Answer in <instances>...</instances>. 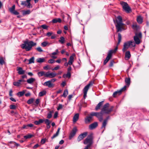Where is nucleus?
<instances>
[{"label":"nucleus","instance_id":"1","mask_svg":"<svg viewBox=\"0 0 149 149\" xmlns=\"http://www.w3.org/2000/svg\"><path fill=\"white\" fill-rule=\"evenodd\" d=\"M116 26L117 32H120L126 29V25L122 23V20L120 16H118L116 20Z\"/></svg>","mask_w":149,"mask_h":149},{"label":"nucleus","instance_id":"2","mask_svg":"<svg viewBox=\"0 0 149 149\" xmlns=\"http://www.w3.org/2000/svg\"><path fill=\"white\" fill-rule=\"evenodd\" d=\"M36 42L26 40L24 41L21 45V47L22 48L25 49L26 51H29L31 49L32 47L36 46Z\"/></svg>","mask_w":149,"mask_h":149},{"label":"nucleus","instance_id":"3","mask_svg":"<svg viewBox=\"0 0 149 149\" xmlns=\"http://www.w3.org/2000/svg\"><path fill=\"white\" fill-rule=\"evenodd\" d=\"M135 46V43L133 40L127 41L124 43L122 51L123 52H124L129 48H133V50H134Z\"/></svg>","mask_w":149,"mask_h":149},{"label":"nucleus","instance_id":"4","mask_svg":"<svg viewBox=\"0 0 149 149\" xmlns=\"http://www.w3.org/2000/svg\"><path fill=\"white\" fill-rule=\"evenodd\" d=\"M113 107H110L108 103H107L101 109V112L104 114H108L109 113L113 110Z\"/></svg>","mask_w":149,"mask_h":149},{"label":"nucleus","instance_id":"5","mask_svg":"<svg viewBox=\"0 0 149 149\" xmlns=\"http://www.w3.org/2000/svg\"><path fill=\"white\" fill-rule=\"evenodd\" d=\"M117 49L118 47H116L115 48L114 50H111L109 52L104 62V65H105L110 59L111 56L112 54L113 53H115L117 51Z\"/></svg>","mask_w":149,"mask_h":149},{"label":"nucleus","instance_id":"6","mask_svg":"<svg viewBox=\"0 0 149 149\" xmlns=\"http://www.w3.org/2000/svg\"><path fill=\"white\" fill-rule=\"evenodd\" d=\"M120 4L122 6L123 9L126 12L129 13L131 11L130 8L127 3L123 1H121L120 2Z\"/></svg>","mask_w":149,"mask_h":149},{"label":"nucleus","instance_id":"7","mask_svg":"<svg viewBox=\"0 0 149 149\" xmlns=\"http://www.w3.org/2000/svg\"><path fill=\"white\" fill-rule=\"evenodd\" d=\"M84 144L91 146L93 143L92 136L91 135H89L85 139L84 142Z\"/></svg>","mask_w":149,"mask_h":149},{"label":"nucleus","instance_id":"8","mask_svg":"<svg viewBox=\"0 0 149 149\" xmlns=\"http://www.w3.org/2000/svg\"><path fill=\"white\" fill-rule=\"evenodd\" d=\"M93 84V82H90L86 86L83 90L84 97L85 99L86 96V94L87 91L90 86H92Z\"/></svg>","mask_w":149,"mask_h":149},{"label":"nucleus","instance_id":"9","mask_svg":"<svg viewBox=\"0 0 149 149\" xmlns=\"http://www.w3.org/2000/svg\"><path fill=\"white\" fill-rule=\"evenodd\" d=\"M126 88L127 86H125L120 90L115 92L113 95V96L114 97H115L117 95H120L121 93L122 92L126 90Z\"/></svg>","mask_w":149,"mask_h":149},{"label":"nucleus","instance_id":"10","mask_svg":"<svg viewBox=\"0 0 149 149\" xmlns=\"http://www.w3.org/2000/svg\"><path fill=\"white\" fill-rule=\"evenodd\" d=\"M57 75L55 72H52L50 73L47 72L46 73L45 77L50 78H52L55 77Z\"/></svg>","mask_w":149,"mask_h":149},{"label":"nucleus","instance_id":"11","mask_svg":"<svg viewBox=\"0 0 149 149\" xmlns=\"http://www.w3.org/2000/svg\"><path fill=\"white\" fill-rule=\"evenodd\" d=\"M77 130L76 127H74L73 128L72 130V131L70 133L69 136V138L70 139H71L72 137H73L74 136Z\"/></svg>","mask_w":149,"mask_h":149},{"label":"nucleus","instance_id":"12","mask_svg":"<svg viewBox=\"0 0 149 149\" xmlns=\"http://www.w3.org/2000/svg\"><path fill=\"white\" fill-rule=\"evenodd\" d=\"M87 132H85L84 133L81 134L77 138V141H80L82 140L87 135Z\"/></svg>","mask_w":149,"mask_h":149},{"label":"nucleus","instance_id":"13","mask_svg":"<svg viewBox=\"0 0 149 149\" xmlns=\"http://www.w3.org/2000/svg\"><path fill=\"white\" fill-rule=\"evenodd\" d=\"M103 114H104L102 113L101 111L100 112L96 113V116L99 119L100 122H101L103 120L102 116Z\"/></svg>","mask_w":149,"mask_h":149},{"label":"nucleus","instance_id":"14","mask_svg":"<svg viewBox=\"0 0 149 149\" xmlns=\"http://www.w3.org/2000/svg\"><path fill=\"white\" fill-rule=\"evenodd\" d=\"M93 120V117L92 116H88L85 118V122L86 123H89Z\"/></svg>","mask_w":149,"mask_h":149},{"label":"nucleus","instance_id":"15","mask_svg":"<svg viewBox=\"0 0 149 149\" xmlns=\"http://www.w3.org/2000/svg\"><path fill=\"white\" fill-rule=\"evenodd\" d=\"M43 85L44 86H47L49 88L53 87V85L51 82V81H48L45 82L44 83Z\"/></svg>","mask_w":149,"mask_h":149},{"label":"nucleus","instance_id":"16","mask_svg":"<svg viewBox=\"0 0 149 149\" xmlns=\"http://www.w3.org/2000/svg\"><path fill=\"white\" fill-rule=\"evenodd\" d=\"M75 54H73L72 55L70 56V59L68 61V64L69 65H71L74 61V56H75Z\"/></svg>","mask_w":149,"mask_h":149},{"label":"nucleus","instance_id":"17","mask_svg":"<svg viewBox=\"0 0 149 149\" xmlns=\"http://www.w3.org/2000/svg\"><path fill=\"white\" fill-rule=\"evenodd\" d=\"M97 125V123L96 122H95L89 125V128L90 130H93L95 128Z\"/></svg>","mask_w":149,"mask_h":149},{"label":"nucleus","instance_id":"18","mask_svg":"<svg viewBox=\"0 0 149 149\" xmlns=\"http://www.w3.org/2000/svg\"><path fill=\"white\" fill-rule=\"evenodd\" d=\"M17 70L18 71V73L19 74H23L25 72V71L23 70L22 68L20 67H17Z\"/></svg>","mask_w":149,"mask_h":149},{"label":"nucleus","instance_id":"19","mask_svg":"<svg viewBox=\"0 0 149 149\" xmlns=\"http://www.w3.org/2000/svg\"><path fill=\"white\" fill-rule=\"evenodd\" d=\"M131 57V54L129 51H127L125 54V59L126 60L129 59Z\"/></svg>","mask_w":149,"mask_h":149},{"label":"nucleus","instance_id":"20","mask_svg":"<svg viewBox=\"0 0 149 149\" xmlns=\"http://www.w3.org/2000/svg\"><path fill=\"white\" fill-rule=\"evenodd\" d=\"M79 118V114L77 113L75 114L73 117V121L74 123H75L78 120Z\"/></svg>","mask_w":149,"mask_h":149},{"label":"nucleus","instance_id":"21","mask_svg":"<svg viewBox=\"0 0 149 149\" xmlns=\"http://www.w3.org/2000/svg\"><path fill=\"white\" fill-rule=\"evenodd\" d=\"M104 102V101L100 102L97 104L95 108V109L96 110H97L100 109L101 106L103 104Z\"/></svg>","mask_w":149,"mask_h":149},{"label":"nucleus","instance_id":"22","mask_svg":"<svg viewBox=\"0 0 149 149\" xmlns=\"http://www.w3.org/2000/svg\"><path fill=\"white\" fill-rule=\"evenodd\" d=\"M143 18L141 16H139L137 17V21L139 24H141L143 22Z\"/></svg>","mask_w":149,"mask_h":149},{"label":"nucleus","instance_id":"23","mask_svg":"<svg viewBox=\"0 0 149 149\" xmlns=\"http://www.w3.org/2000/svg\"><path fill=\"white\" fill-rule=\"evenodd\" d=\"M44 121V120L42 119H40L38 121H35L34 122V123L36 125H39L40 124L42 123Z\"/></svg>","mask_w":149,"mask_h":149},{"label":"nucleus","instance_id":"24","mask_svg":"<svg viewBox=\"0 0 149 149\" xmlns=\"http://www.w3.org/2000/svg\"><path fill=\"white\" fill-rule=\"evenodd\" d=\"M33 125L31 123L26 125H24L22 127V128L23 129H27L29 127H33Z\"/></svg>","mask_w":149,"mask_h":149},{"label":"nucleus","instance_id":"25","mask_svg":"<svg viewBox=\"0 0 149 149\" xmlns=\"http://www.w3.org/2000/svg\"><path fill=\"white\" fill-rule=\"evenodd\" d=\"M135 35L133 37H141L142 36V33L139 31H136L135 33Z\"/></svg>","mask_w":149,"mask_h":149},{"label":"nucleus","instance_id":"26","mask_svg":"<svg viewBox=\"0 0 149 149\" xmlns=\"http://www.w3.org/2000/svg\"><path fill=\"white\" fill-rule=\"evenodd\" d=\"M134 42L135 44L138 45L141 42V40L139 38H134Z\"/></svg>","mask_w":149,"mask_h":149},{"label":"nucleus","instance_id":"27","mask_svg":"<svg viewBox=\"0 0 149 149\" xmlns=\"http://www.w3.org/2000/svg\"><path fill=\"white\" fill-rule=\"evenodd\" d=\"M60 130V128H59L58 129V130H57V131L56 132V133L54 134L53 135V136L52 137H51L52 139H53L56 138V137L57 136H58V135L59 134Z\"/></svg>","mask_w":149,"mask_h":149},{"label":"nucleus","instance_id":"28","mask_svg":"<svg viewBox=\"0 0 149 149\" xmlns=\"http://www.w3.org/2000/svg\"><path fill=\"white\" fill-rule=\"evenodd\" d=\"M35 81V79L34 78H31L27 80V82L29 84H32L34 81Z\"/></svg>","mask_w":149,"mask_h":149},{"label":"nucleus","instance_id":"29","mask_svg":"<svg viewBox=\"0 0 149 149\" xmlns=\"http://www.w3.org/2000/svg\"><path fill=\"white\" fill-rule=\"evenodd\" d=\"M71 76V73L70 72H68L66 74H64L63 75V77L64 78L68 77L69 78Z\"/></svg>","mask_w":149,"mask_h":149},{"label":"nucleus","instance_id":"30","mask_svg":"<svg viewBox=\"0 0 149 149\" xmlns=\"http://www.w3.org/2000/svg\"><path fill=\"white\" fill-rule=\"evenodd\" d=\"M37 74L39 77H40L43 75L45 77L46 73L44 71H42L38 72Z\"/></svg>","mask_w":149,"mask_h":149},{"label":"nucleus","instance_id":"31","mask_svg":"<svg viewBox=\"0 0 149 149\" xmlns=\"http://www.w3.org/2000/svg\"><path fill=\"white\" fill-rule=\"evenodd\" d=\"M61 22V20L60 18L54 19H53L52 20V22L53 23H56L57 22L60 23Z\"/></svg>","mask_w":149,"mask_h":149},{"label":"nucleus","instance_id":"32","mask_svg":"<svg viewBox=\"0 0 149 149\" xmlns=\"http://www.w3.org/2000/svg\"><path fill=\"white\" fill-rule=\"evenodd\" d=\"M22 14L24 16L25 15H29L31 13V11L30 10H23Z\"/></svg>","mask_w":149,"mask_h":149},{"label":"nucleus","instance_id":"33","mask_svg":"<svg viewBox=\"0 0 149 149\" xmlns=\"http://www.w3.org/2000/svg\"><path fill=\"white\" fill-rule=\"evenodd\" d=\"M13 84L15 86L18 87L20 86L22 84L20 81L19 80L17 81L14 82L13 83Z\"/></svg>","mask_w":149,"mask_h":149},{"label":"nucleus","instance_id":"34","mask_svg":"<svg viewBox=\"0 0 149 149\" xmlns=\"http://www.w3.org/2000/svg\"><path fill=\"white\" fill-rule=\"evenodd\" d=\"M107 123V120L105 119L104 120V121L102 123V126L101 128H104V129H105V126Z\"/></svg>","mask_w":149,"mask_h":149},{"label":"nucleus","instance_id":"35","mask_svg":"<svg viewBox=\"0 0 149 149\" xmlns=\"http://www.w3.org/2000/svg\"><path fill=\"white\" fill-rule=\"evenodd\" d=\"M130 79L129 78H125V81L126 84V85H128V86H129L130 84Z\"/></svg>","mask_w":149,"mask_h":149},{"label":"nucleus","instance_id":"36","mask_svg":"<svg viewBox=\"0 0 149 149\" xmlns=\"http://www.w3.org/2000/svg\"><path fill=\"white\" fill-rule=\"evenodd\" d=\"M68 94V91L67 89H65L62 95V96L64 97H66Z\"/></svg>","mask_w":149,"mask_h":149},{"label":"nucleus","instance_id":"37","mask_svg":"<svg viewBox=\"0 0 149 149\" xmlns=\"http://www.w3.org/2000/svg\"><path fill=\"white\" fill-rule=\"evenodd\" d=\"M33 136V135L32 134H28L27 135H26L24 136V138L26 139H29L31 138Z\"/></svg>","mask_w":149,"mask_h":149},{"label":"nucleus","instance_id":"38","mask_svg":"<svg viewBox=\"0 0 149 149\" xmlns=\"http://www.w3.org/2000/svg\"><path fill=\"white\" fill-rule=\"evenodd\" d=\"M45 59L42 58H39L37 59V61L38 63H42L45 61Z\"/></svg>","mask_w":149,"mask_h":149},{"label":"nucleus","instance_id":"39","mask_svg":"<svg viewBox=\"0 0 149 149\" xmlns=\"http://www.w3.org/2000/svg\"><path fill=\"white\" fill-rule=\"evenodd\" d=\"M132 27L134 30L137 31L139 28V26L135 24L132 26Z\"/></svg>","mask_w":149,"mask_h":149},{"label":"nucleus","instance_id":"40","mask_svg":"<svg viewBox=\"0 0 149 149\" xmlns=\"http://www.w3.org/2000/svg\"><path fill=\"white\" fill-rule=\"evenodd\" d=\"M15 5H13L11 8H10L9 9V10L10 12L12 13H13V12L15 10Z\"/></svg>","mask_w":149,"mask_h":149},{"label":"nucleus","instance_id":"41","mask_svg":"<svg viewBox=\"0 0 149 149\" xmlns=\"http://www.w3.org/2000/svg\"><path fill=\"white\" fill-rule=\"evenodd\" d=\"M31 0H27V7L28 8H31L32 7V6H31L30 1Z\"/></svg>","mask_w":149,"mask_h":149},{"label":"nucleus","instance_id":"42","mask_svg":"<svg viewBox=\"0 0 149 149\" xmlns=\"http://www.w3.org/2000/svg\"><path fill=\"white\" fill-rule=\"evenodd\" d=\"M54 111H51L49 112V113L48 114L47 116V118H50L52 117V113H53Z\"/></svg>","mask_w":149,"mask_h":149},{"label":"nucleus","instance_id":"43","mask_svg":"<svg viewBox=\"0 0 149 149\" xmlns=\"http://www.w3.org/2000/svg\"><path fill=\"white\" fill-rule=\"evenodd\" d=\"M46 92L45 91H43L40 92L39 93V96H42L45 94Z\"/></svg>","mask_w":149,"mask_h":149},{"label":"nucleus","instance_id":"44","mask_svg":"<svg viewBox=\"0 0 149 149\" xmlns=\"http://www.w3.org/2000/svg\"><path fill=\"white\" fill-rule=\"evenodd\" d=\"M34 57H32L29 60V64H31L32 63L34 62Z\"/></svg>","mask_w":149,"mask_h":149},{"label":"nucleus","instance_id":"45","mask_svg":"<svg viewBox=\"0 0 149 149\" xmlns=\"http://www.w3.org/2000/svg\"><path fill=\"white\" fill-rule=\"evenodd\" d=\"M48 44V43L47 42L45 41L41 43V45L43 47H45Z\"/></svg>","mask_w":149,"mask_h":149},{"label":"nucleus","instance_id":"46","mask_svg":"<svg viewBox=\"0 0 149 149\" xmlns=\"http://www.w3.org/2000/svg\"><path fill=\"white\" fill-rule=\"evenodd\" d=\"M24 94V92L23 91L17 93V95L19 97L23 96Z\"/></svg>","mask_w":149,"mask_h":149},{"label":"nucleus","instance_id":"47","mask_svg":"<svg viewBox=\"0 0 149 149\" xmlns=\"http://www.w3.org/2000/svg\"><path fill=\"white\" fill-rule=\"evenodd\" d=\"M65 41L64 38H61V39L58 40L59 42L61 44L63 43Z\"/></svg>","mask_w":149,"mask_h":149},{"label":"nucleus","instance_id":"48","mask_svg":"<svg viewBox=\"0 0 149 149\" xmlns=\"http://www.w3.org/2000/svg\"><path fill=\"white\" fill-rule=\"evenodd\" d=\"M27 4V0L26 1H22L21 5L22 6H26Z\"/></svg>","mask_w":149,"mask_h":149},{"label":"nucleus","instance_id":"49","mask_svg":"<svg viewBox=\"0 0 149 149\" xmlns=\"http://www.w3.org/2000/svg\"><path fill=\"white\" fill-rule=\"evenodd\" d=\"M34 101V99L33 98H31L30 99H29L28 101H27V103L28 104H30L31 103H32Z\"/></svg>","mask_w":149,"mask_h":149},{"label":"nucleus","instance_id":"50","mask_svg":"<svg viewBox=\"0 0 149 149\" xmlns=\"http://www.w3.org/2000/svg\"><path fill=\"white\" fill-rule=\"evenodd\" d=\"M4 63V61L3 57L0 58V64L3 65Z\"/></svg>","mask_w":149,"mask_h":149},{"label":"nucleus","instance_id":"51","mask_svg":"<svg viewBox=\"0 0 149 149\" xmlns=\"http://www.w3.org/2000/svg\"><path fill=\"white\" fill-rule=\"evenodd\" d=\"M44 121H45V123L46 125H48L49 124H50L51 123V122L50 120L48 119H44Z\"/></svg>","mask_w":149,"mask_h":149},{"label":"nucleus","instance_id":"52","mask_svg":"<svg viewBox=\"0 0 149 149\" xmlns=\"http://www.w3.org/2000/svg\"><path fill=\"white\" fill-rule=\"evenodd\" d=\"M36 49L39 52H42L43 51V50L40 47H38L36 48Z\"/></svg>","mask_w":149,"mask_h":149},{"label":"nucleus","instance_id":"53","mask_svg":"<svg viewBox=\"0 0 149 149\" xmlns=\"http://www.w3.org/2000/svg\"><path fill=\"white\" fill-rule=\"evenodd\" d=\"M41 27L43 29H47L48 28V26L45 24H43L41 26Z\"/></svg>","mask_w":149,"mask_h":149},{"label":"nucleus","instance_id":"54","mask_svg":"<svg viewBox=\"0 0 149 149\" xmlns=\"http://www.w3.org/2000/svg\"><path fill=\"white\" fill-rule=\"evenodd\" d=\"M60 66L59 65H58L55 67L54 68L52 69V70H56L60 68Z\"/></svg>","mask_w":149,"mask_h":149},{"label":"nucleus","instance_id":"55","mask_svg":"<svg viewBox=\"0 0 149 149\" xmlns=\"http://www.w3.org/2000/svg\"><path fill=\"white\" fill-rule=\"evenodd\" d=\"M55 62V60L53 59H51L48 60V62L50 63H53Z\"/></svg>","mask_w":149,"mask_h":149},{"label":"nucleus","instance_id":"56","mask_svg":"<svg viewBox=\"0 0 149 149\" xmlns=\"http://www.w3.org/2000/svg\"><path fill=\"white\" fill-rule=\"evenodd\" d=\"M46 139H42L40 143L42 144H44L46 142Z\"/></svg>","mask_w":149,"mask_h":149},{"label":"nucleus","instance_id":"57","mask_svg":"<svg viewBox=\"0 0 149 149\" xmlns=\"http://www.w3.org/2000/svg\"><path fill=\"white\" fill-rule=\"evenodd\" d=\"M58 49H57L56 50V52H53L51 54L53 55H56L58 54Z\"/></svg>","mask_w":149,"mask_h":149},{"label":"nucleus","instance_id":"58","mask_svg":"<svg viewBox=\"0 0 149 149\" xmlns=\"http://www.w3.org/2000/svg\"><path fill=\"white\" fill-rule=\"evenodd\" d=\"M16 106L15 105H11L10 106V108L11 109H15L16 108Z\"/></svg>","mask_w":149,"mask_h":149},{"label":"nucleus","instance_id":"59","mask_svg":"<svg viewBox=\"0 0 149 149\" xmlns=\"http://www.w3.org/2000/svg\"><path fill=\"white\" fill-rule=\"evenodd\" d=\"M121 38H118V42L117 43V46L116 47H118V46L119 45V44L120 43V42L121 41Z\"/></svg>","mask_w":149,"mask_h":149},{"label":"nucleus","instance_id":"60","mask_svg":"<svg viewBox=\"0 0 149 149\" xmlns=\"http://www.w3.org/2000/svg\"><path fill=\"white\" fill-rule=\"evenodd\" d=\"M96 113L97 112H91L90 114V116H92V117L93 116H96Z\"/></svg>","mask_w":149,"mask_h":149},{"label":"nucleus","instance_id":"61","mask_svg":"<svg viewBox=\"0 0 149 149\" xmlns=\"http://www.w3.org/2000/svg\"><path fill=\"white\" fill-rule=\"evenodd\" d=\"M63 107V105L61 104H59L57 108V109L58 110H60V109H62Z\"/></svg>","mask_w":149,"mask_h":149},{"label":"nucleus","instance_id":"62","mask_svg":"<svg viewBox=\"0 0 149 149\" xmlns=\"http://www.w3.org/2000/svg\"><path fill=\"white\" fill-rule=\"evenodd\" d=\"M40 100L39 99H37L35 101V103L36 104V105H38L39 104V103L40 102Z\"/></svg>","mask_w":149,"mask_h":149},{"label":"nucleus","instance_id":"63","mask_svg":"<svg viewBox=\"0 0 149 149\" xmlns=\"http://www.w3.org/2000/svg\"><path fill=\"white\" fill-rule=\"evenodd\" d=\"M12 13L15 15H18L19 14L18 12L15 10H14Z\"/></svg>","mask_w":149,"mask_h":149},{"label":"nucleus","instance_id":"64","mask_svg":"<svg viewBox=\"0 0 149 149\" xmlns=\"http://www.w3.org/2000/svg\"><path fill=\"white\" fill-rule=\"evenodd\" d=\"M52 33L51 32H48L47 33L46 36L48 37H50L52 34Z\"/></svg>","mask_w":149,"mask_h":149}]
</instances>
